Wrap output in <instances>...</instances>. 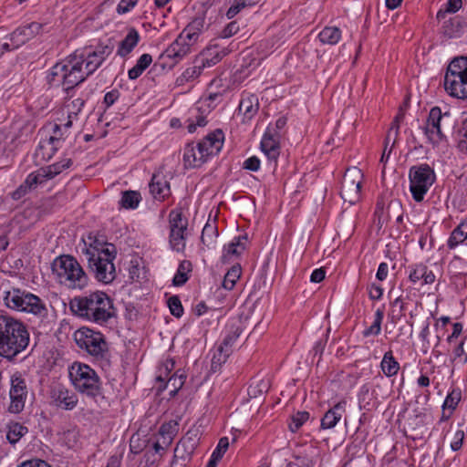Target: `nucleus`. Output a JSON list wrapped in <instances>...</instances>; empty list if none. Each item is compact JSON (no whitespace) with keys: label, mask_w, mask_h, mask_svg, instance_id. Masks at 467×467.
<instances>
[{"label":"nucleus","mask_w":467,"mask_h":467,"mask_svg":"<svg viewBox=\"0 0 467 467\" xmlns=\"http://www.w3.org/2000/svg\"><path fill=\"white\" fill-rule=\"evenodd\" d=\"M69 307L75 316L99 325H104L115 317L112 299L102 291L76 296L70 300Z\"/></svg>","instance_id":"1"},{"label":"nucleus","mask_w":467,"mask_h":467,"mask_svg":"<svg viewBox=\"0 0 467 467\" xmlns=\"http://www.w3.org/2000/svg\"><path fill=\"white\" fill-rule=\"evenodd\" d=\"M26 326L11 316L0 315V357L13 361L29 346Z\"/></svg>","instance_id":"2"},{"label":"nucleus","mask_w":467,"mask_h":467,"mask_svg":"<svg viewBox=\"0 0 467 467\" xmlns=\"http://www.w3.org/2000/svg\"><path fill=\"white\" fill-rule=\"evenodd\" d=\"M52 271L58 282L70 289H83L88 283V277L78 260L69 254L57 257L52 264Z\"/></svg>","instance_id":"3"},{"label":"nucleus","mask_w":467,"mask_h":467,"mask_svg":"<svg viewBox=\"0 0 467 467\" xmlns=\"http://www.w3.org/2000/svg\"><path fill=\"white\" fill-rule=\"evenodd\" d=\"M444 88L453 98L467 100V57H454L447 67Z\"/></svg>","instance_id":"4"},{"label":"nucleus","mask_w":467,"mask_h":467,"mask_svg":"<svg viewBox=\"0 0 467 467\" xmlns=\"http://www.w3.org/2000/svg\"><path fill=\"white\" fill-rule=\"evenodd\" d=\"M4 300L6 306L14 310L28 312L40 318L48 315V309L40 297L17 288L6 292Z\"/></svg>","instance_id":"5"},{"label":"nucleus","mask_w":467,"mask_h":467,"mask_svg":"<svg viewBox=\"0 0 467 467\" xmlns=\"http://www.w3.org/2000/svg\"><path fill=\"white\" fill-rule=\"evenodd\" d=\"M69 377L75 389L92 399L101 394L100 379L88 365L75 362L69 368Z\"/></svg>","instance_id":"6"},{"label":"nucleus","mask_w":467,"mask_h":467,"mask_svg":"<svg viewBox=\"0 0 467 467\" xmlns=\"http://www.w3.org/2000/svg\"><path fill=\"white\" fill-rule=\"evenodd\" d=\"M104 255L95 253H88V268L94 274L95 278L103 284L112 283L116 276V268L113 264L117 256V249L115 245L107 246L103 252Z\"/></svg>","instance_id":"7"},{"label":"nucleus","mask_w":467,"mask_h":467,"mask_svg":"<svg viewBox=\"0 0 467 467\" xmlns=\"http://www.w3.org/2000/svg\"><path fill=\"white\" fill-rule=\"evenodd\" d=\"M409 178L412 198L415 202H420L435 182L436 175L433 169L424 163L412 166L409 171Z\"/></svg>","instance_id":"8"},{"label":"nucleus","mask_w":467,"mask_h":467,"mask_svg":"<svg viewBox=\"0 0 467 467\" xmlns=\"http://www.w3.org/2000/svg\"><path fill=\"white\" fill-rule=\"evenodd\" d=\"M74 338L80 348L86 349L88 354L96 358L106 359L108 358V343L100 332L88 327H81L75 332Z\"/></svg>","instance_id":"9"},{"label":"nucleus","mask_w":467,"mask_h":467,"mask_svg":"<svg viewBox=\"0 0 467 467\" xmlns=\"http://www.w3.org/2000/svg\"><path fill=\"white\" fill-rule=\"evenodd\" d=\"M115 48V41L112 38L106 42H99L94 50L86 48L84 52L78 57L79 61H83L84 68L88 74H93L109 57Z\"/></svg>","instance_id":"10"},{"label":"nucleus","mask_w":467,"mask_h":467,"mask_svg":"<svg viewBox=\"0 0 467 467\" xmlns=\"http://www.w3.org/2000/svg\"><path fill=\"white\" fill-rule=\"evenodd\" d=\"M362 176L357 167L347 169L340 188V195L345 202L354 204L359 200Z\"/></svg>","instance_id":"11"},{"label":"nucleus","mask_w":467,"mask_h":467,"mask_svg":"<svg viewBox=\"0 0 467 467\" xmlns=\"http://www.w3.org/2000/svg\"><path fill=\"white\" fill-rule=\"evenodd\" d=\"M67 70L63 76V80H58L67 90L72 89L82 83L89 74L87 73L83 67V61L78 59V55L69 56L65 60Z\"/></svg>","instance_id":"12"},{"label":"nucleus","mask_w":467,"mask_h":467,"mask_svg":"<svg viewBox=\"0 0 467 467\" xmlns=\"http://www.w3.org/2000/svg\"><path fill=\"white\" fill-rule=\"evenodd\" d=\"M27 396V389L25 379L21 375L16 373L11 378L9 411L19 413L25 407V401Z\"/></svg>","instance_id":"13"},{"label":"nucleus","mask_w":467,"mask_h":467,"mask_svg":"<svg viewBox=\"0 0 467 467\" xmlns=\"http://www.w3.org/2000/svg\"><path fill=\"white\" fill-rule=\"evenodd\" d=\"M447 116H449V113L442 114L439 107H433L430 110L426 126L424 127V133L433 144L441 142L444 138L441 128V120Z\"/></svg>","instance_id":"14"},{"label":"nucleus","mask_w":467,"mask_h":467,"mask_svg":"<svg viewBox=\"0 0 467 467\" xmlns=\"http://www.w3.org/2000/svg\"><path fill=\"white\" fill-rule=\"evenodd\" d=\"M280 139L278 133L272 130V125H269L260 144L262 151L269 161H276L280 154Z\"/></svg>","instance_id":"15"},{"label":"nucleus","mask_w":467,"mask_h":467,"mask_svg":"<svg viewBox=\"0 0 467 467\" xmlns=\"http://www.w3.org/2000/svg\"><path fill=\"white\" fill-rule=\"evenodd\" d=\"M42 27V24L32 22L26 26L16 28L10 35V41L13 43V48H18L29 39L39 34Z\"/></svg>","instance_id":"16"},{"label":"nucleus","mask_w":467,"mask_h":467,"mask_svg":"<svg viewBox=\"0 0 467 467\" xmlns=\"http://www.w3.org/2000/svg\"><path fill=\"white\" fill-rule=\"evenodd\" d=\"M223 144V133L221 130H216L213 132L209 133L202 141L197 143L201 151L206 158L218 154Z\"/></svg>","instance_id":"17"},{"label":"nucleus","mask_w":467,"mask_h":467,"mask_svg":"<svg viewBox=\"0 0 467 467\" xmlns=\"http://www.w3.org/2000/svg\"><path fill=\"white\" fill-rule=\"evenodd\" d=\"M51 398L53 403L63 410H73L78 402L77 395L64 387H58L52 390Z\"/></svg>","instance_id":"18"},{"label":"nucleus","mask_w":467,"mask_h":467,"mask_svg":"<svg viewBox=\"0 0 467 467\" xmlns=\"http://www.w3.org/2000/svg\"><path fill=\"white\" fill-rule=\"evenodd\" d=\"M192 42L181 33L176 40L165 50L163 56L178 62L190 53Z\"/></svg>","instance_id":"19"},{"label":"nucleus","mask_w":467,"mask_h":467,"mask_svg":"<svg viewBox=\"0 0 467 467\" xmlns=\"http://www.w3.org/2000/svg\"><path fill=\"white\" fill-rule=\"evenodd\" d=\"M85 248L83 249V253L88 259V253L90 254H100V255H104V251L107 246L113 245L112 244H109L107 242V238L105 235L100 234L99 233H89L87 235V239L83 240Z\"/></svg>","instance_id":"20"},{"label":"nucleus","mask_w":467,"mask_h":467,"mask_svg":"<svg viewBox=\"0 0 467 467\" xmlns=\"http://www.w3.org/2000/svg\"><path fill=\"white\" fill-rule=\"evenodd\" d=\"M207 158L201 151L198 145L194 146L193 143H189L184 148L183 161L186 167H199L206 161Z\"/></svg>","instance_id":"21"},{"label":"nucleus","mask_w":467,"mask_h":467,"mask_svg":"<svg viewBox=\"0 0 467 467\" xmlns=\"http://www.w3.org/2000/svg\"><path fill=\"white\" fill-rule=\"evenodd\" d=\"M195 450V442L188 439H181L174 449L173 461L171 466L181 461V465L188 462Z\"/></svg>","instance_id":"22"},{"label":"nucleus","mask_w":467,"mask_h":467,"mask_svg":"<svg viewBox=\"0 0 467 467\" xmlns=\"http://www.w3.org/2000/svg\"><path fill=\"white\" fill-rule=\"evenodd\" d=\"M346 401L342 400L334 405L331 409H329L324 415L321 420V428L322 429H331L334 428L337 423L342 418L343 413L345 412Z\"/></svg>","instance_id":"23"},{"label":"nucleus","mask_w":467,"mask_h":467,"mask_svg":"<svg viewBox=\"0 0 467 467\" xmlns=\"http://www.w3.org/2000/svg\"><path fill=\"white\" fill-rule=\"evenodd\" d=\"M409 280L416 284L418 281L422 280L423 285H431L435 282L436 276L432 271L428 269V266L423 264L415 265L410 266Z\"/></svg>","instance_id":"24"},{"label":"nucleus","mask_w":467,"mask_h":467,"mask_svg":"<svg viewBox=\"0 0 467 467\" xmlns=\"http://www.w3.org/2000/svg\"><path fill=\"white\" fill-rule=\"evenodd\" d=\"M149 187L153 198L158 201H163L170 194V184L161 175L153 174Z\"/></svg>","instance_id":"25"},{"label":"nucleus","mask_w":467,"mask_h":467,"mask_svg":"<svg viewBox=\"0 0 467 467\" xmlns=\"http://www.w3.org/2000/svg\"><path fill=\"white\" fill-rule=\"evenodd\" d=\"M71 165V159H66L45 168H41L35 173L39 179H41V182L43 183L47 180L52 179L56 175L61 173L65 169L69 168Z\"/></svg>","instance_id":"26"},{"label":"nucleus","mask_w":467,"mask_h":467,"mask_svg":"<svg viewBox=\"0 0 467 467\" xmlns=\"http://www.w3.org/2000/svg\"><path fill=\"white\" fill-rule=\"evenodd\" d=\"M243 240L246 241V235H240L235 237L227 246L223 247L222 255V263L227 264L230 262L232 256H239L245 250V244Z\"/></svg>","instance_id":"27"},{"label":"nucleus","mask_w":467,"mask_h":467,"mask_svg":"<svg viewBox=\"0 0 467 467\" xmlns=\"http://www.w3.org/2000/svg\"><path fill=\"white\" fill-rule=\"evenodd\" d=\"M238 109L243 112L244 119L250 120L259 109V99L255 95L244 97L239 104Z\"/></svg>","instance_id":"28"},{"label":"nucleus","mask_w":467,"mask_h":467,"mask_svg":"<svg viewBox=\"0 0 467 467\" xmlns=\"http://www.w3.org/2000/svg\"><path fill=\"white\" fill-rule=\"evenodd\" d=\"M140 39L138 31L135 28H130L127 36L120 41L117 54L119 57H126L137 46Z\"/></svg>","instance_id":"29"},{"label":"nucleus","mask_w":467,"mask_h":467,"mask_svg":"<svg viewBox=\"0 0 467 467\" xmlns=\"http://www.w3.org/2000/svg\"><path fill=\"white\" fill-rule=\"evenodd\" d=\"M178 431L179 423L177 420H171L162 423L159 430V435L161 440H162V443H165V445H171Z\"/></svg>","instance_id":"30"},{"label":"nucleus","mask_w":467,"mask_h":467,"mask_svg":"<svg viewBox=\"0 0 467 467\" xmlns=\"http://www.w3.org/2000/svg\"><path fill=\"white\" fill-rule=\"evenodd\" d=\"M38 183H42L41 179H39L36 173H30L26 177V181L16 191L12 192V198L14 200H20Z\"/></svg>","instance_id":"31"},{"label":"nucleus","mask_w":467,"mask_h":467,"mask_svg":"<svg viewBox=\"0 0 467 467\" xmlns=\"http://www.w3.org/2000/svg\"><path fill=\"white\" fill-rule=\"evenodd\" d=\"M187 229L180 226L179 228H170V245L172 250L182 252L185 248L184 233Z\"/></svg>","instance_id":"32"},{"label":"nucleus","mask_w":467,"mask_h":467,"mask_svg":"<svg viewBox=\"0 0 467 467\" xmlns=\"http://www.w3.org/2000/svg\"><path fill=\"white\" fill-rule=\"evenodd\" d=\"M152 57L150 54H143L137 60L136 65L128 71L130 79H137L144 70L151 64Z\"/></svg>","instance_id":"33"},{"label":"nucleus","mask_w":467,"mask_h":467,"mask_svg":"<svg viewBox=\"0 0 467 467\" xmlns=\"http://www.w3.org/2000/svg\"><path fill=\"white\" fill-rule=\"evenodd\" d=\"M192 265L188 260H183L180 263L177 272L172 279V284L175 286L183 285L189 279L188 274L192 272Z\"/></svg>","instance_id":"34"},{"label":"nucleus","mask_w":467,"mask_h":467,"mask_svg":"<svg viewBox=\"0 0 467 467\" xmlns=\"http://www.w3.org/2000/svg\"><path fill=\"white\" fill-rule=\"evenodd\" d=\"M269 388V380L264 379H254L249 385L247 393L250 398L256 399L266 393Z\"/></svg>","instance_id":"35"},{"label":"nucleus","mask_w":467,"mask_h":467,"mask_svg":"<svg viewBox=\"0 0 467 467\" xmlns=\"http://www.w3.org/2000/svg\"><path fill=\"white\" fill-rule=\"evenodd\" d=\"M380 367L383 373L387 377H392L398 373L400 369V364L394 358L391 350L387 351L384 354Z\"/></svg>","instance_id":"36"},{"label":"nucleus","mask_w":467,"mask_h":467,"mask_svg":"<svg viewBox=\"0 0 467 467\" xmlns=\"http://www.w3.org/2000/svg\"><path fill=\"white\" fill-rule=\"evenodd\" d=\"M204 26L203 17H195L182 32L189 41H195Z\"/></svg>","instance_id":"37"},{"label":"nucleus","mask_w":467,"mask_h":467,"mask_svg":"<svg viewBox=\"0 0 467 467\" xmlns=\"http://www.w3.org/2000/svg\"><path fill=\"white\" fill-rule=\"evenodd\" d=\"M341 37V31L337 26H326L318 35L319 40L323 44L335 45Z\"/></svg>","instance_id":"38"},{"label":"nucleus","mask_w":467,"mask_h":467,"mask_svg":"<svg viewBox=\"0 0 467 467\" xmlns=\"http://www.w3.org/2000/svg\"><path fill=\"white\" fill-rule=\"evenodd\" d=\"M141 200L140 194L136 191H125L122 192L119 204L124 209H135Z\"/></svg>","instance_id":"39"},{"label":"nucleus","mask_w":467,"mask_h":467,"mask_svg":"<svg viewBox=\"0 0 467 467\" xmlns=\"http://www.w3.org/2000/svg\"><path fill=\"white\" fill-rule=\"evenodd\" d=\"M467 238V223H461L451 234L448 239V247L450 249L455 248L459 244L462 243Z\"/></svg>","instance_id":"40"},{"label":"nucleus","mask_w":467,"mask_h":467,"mask_svg":"<svg viewBox=\"0 0 467 467\" xmlns=\"http://www.w3.org/2000/svg\"><path fill=\"white\" fill-rule=\"evenodd\" d=\"M241 274V265L239 264L233 265L224 275L223 286L227 290H232L234 287L236 281L240 278Z\"/></svg>","instance_id":"41"},{"label":"nucleus","mask_w":467,"mask_h":467,"mask_svg":"<svg viewBox=\"0 0 467 467\" xmlns=\"http://www.w3.org/2000/svg\"><path fill=\"white\" fill-rule=\"evenodd\" d=\"M28 430L26 426L15 422L9 425V429L6 434V439L11 444L16 443L26 433H27Z\"/></svg>","instance_id":"42"},{"label":"nucleus","mask_w":467,"mask_h":467,"mask_svg":"<svg viewBox=\"0 0 467 467\" xmlns=\"http://www.w3.org/2000/svg\"><path fill=\"white\" fill-rule=\"evenodd\" d=\"M193 63H194V65L192 67H188L182 73V75L180 78H178V79H177L178 83L183 84L184 82L192 81L201 75L203 67H201V63H198L197 57L194 59Z\"/></svg>","instance_id":"43"},{"label":"nucleus","mask_w":467,"mask_h":467,"mask_svg":"<svg viewBox=\"0 0 467 467\" xmlns=\"http://www.w3.org/2000/svg\"><path fill=\"white\" fill-rule=\"evenodd\" d=\"M185 375L183 374H178V372H175L172 376L169 377L164 382H165V388H171L170 395L171 397H174L179 389L183 386L185 381Z\"/></svg>","instance_id":"44"},{"label":"nucleus","mask_w":467,"mask_h":467,"mask_svg":"<svg viewBox=\"0 0 467 467\" xmlns=\"http://www.w3.org/2000/svg\"><path fill=\"white\" fill-rule=\"evenodd\" d=\"M65 70H67V67L64 62H58L55 66L52 67L50 72L48 73L47 78L50 85H60L61 82L58 80H63V76L65 74Z\"/></svg>","instance_id":"45"},{"label":"nucleus","mask_w":467,"mask_h":467,"mask_svg":"<svg viewBox=\"0 0 467 467\" xmlns=\"http://www.w3.org/2000/svg\"><path fill=\"white\" fill-rule=\"evenodd\" d=\"M210 51H211V48H208L200 57H197L198 63H201V67H202L203 68L213 67L214 65L219 63L226 54L225 52H223V53L216 52L211 57H205L207 55V53Z\"/></svg>","instance_id":"46"},{"label":"nucleus","mask_w":467,"mask_h":467,"mask_svg":"<svg viewBox=\"0 0 467 467\" xmlns=\"http://www.w3.org/2000/svg\"><path fill=\"white\" fill-rule=\"evenodd\" d=\"M383 316H384L383 310L378 309L376 311L374 322L369 327H368L367 329L364 330V332H363L364 337H368L370 335L377 336L380 333L381 322L383 319Z\"/></svg>","instance_id":"47"},{"label":"nucleus","mask_w":467,"mask_h":467,"mask_svg":"<svg viewBox=\"0 0 467 467\" xmlns=\"http://www.w3.org/2000/svg\"><path fill=\"white\" fill-rule=\"evenodd\" d=\"M309 419L307 411H297L291 417V422L288 427L292 432H296L300 427Z\"/></svg>","instance_id":"48"},{"label":"nucleus","mask_w":467,"mask_h":467,"mask_svg":"<svg viewBox=\"0 0 467 467\" xmlns=\"http://www.w3.org/2000/svg\"><path fill=\"white\" fill-rule=\"evenodd\" d=\"M218 236L217 226L214 223H207L202 232L201 240L202 244L209 246L213 238Z\"/></svg>","instance_id":"49"},{"label":"nucleus","mask_w":467,"mask_h":467,"mask_svg":"<svg viewBox=\"0 0 467 467\" xmlns=\"http://www.w3.org/2000/svg\"><path fill=\"white\" fill-rule=\"evenodd\" d=\"M241 333L242 329L237 327L231 330L230 333L223 338L220 346L225 350V352H233V346Z\"/></svg>","instance_id":"50"},{"label":"nucleus","mask_w":467,"mask_h":467,"mask_svg":"<svg viewBox=\"0 0 467 467\" xmlns=\"http://www.w3.org/2000/svg\"><path fill=\"white\" fill-rule=\"evenodd\" d=\"M170 228H179L180 226L187 229V220L182 219V213L181 210H172L169 214Z\"/></svg>","instance_id":"51"},{"label":"nucleus","mask_w":467,"mask_h":467,"mask_svg":"<svg viewBox=\"0 0 467 467\" xmlns=\"http://www.w3.org/2000/svg\"><path fill=\"white\" fill-rule=\"evenodd\" d=\"M168 306L170 309V312L172 316L175 317H181L183 314V307L181 302V299L178 296H171L168 299Z\"/></svg>","instance_id":"52"},{"label":"nucleus","mask_w":467,"mask_h":467,"mask_svg":"<svg viewBox=\"0 0 467 467\" xmlns=\"http://www.w3.org/2000/svg\"><path fill=\"white\" fill-rule=\"evenodd\" d=\"M462 393L460 389H452L446 397L444 403H443V409H450L453 410L459 401L461 400Z\"/></svg>","instance_id":"53"},{"label":"nucleus","mask_w":467,"mask_h":467,"mask_svg":"<svg viewBox=\"0 0 467 467\" xmlns=\"http://www.w3.org/2000/svg\"><path fill=\"white\" fill-rule=\"evenodd\" d=\"M462 5V0H448L446 5V8L444 10H440L437 13V19L441 20L445 18L447 13H456Z\"/></svg>","instance_id":"54"},{"label":"nucleus","mask_w":467,"mask_h":467,"mask_svg":"<svg viewBox=\"0 0 467 467\" xmlns=\"http://www.w3.org/2000/svg\"><path fill=\"white\" fill-rule=\"evenodd\" d=\"M174 366L173 359H166L159 368L160 374L157 376V380L164 382L169 378V374L174 368Z\"/></svg>","instance_id":"55"},{"label":"nucleus","mask_w":467,"mask_h":467,"mask_svg":"<svg viewBox=\"0 0 467 467\" xmlns=\"http://www.w3.org/2000/svg\"><path fill=\"white\" fill-rule=\"evenodd\" d=\"M60 141V138L57 136H50L48 140L42 141L39 144V150H46L49 148L50 152L47 153V159H50L52 155L57 150V143Z\"/></svg>","instance_id":"56"},{"label":"nucleus","mask_w":467,"mask_h":467,"mask_svg":"<svg viewBox=\"0 0 467 467\" xmlns=\"http://www.w3.org/2000/svg\"><path fill=\"white\" fill-rule=\"evenodd\" d=\"M459 133L461 139L458 142V149L460 151L467 154V118L462 122Z\"/></svg>","instance_id":"57"},{"label":"nucleus","mask_w":467,"mask_h":467,"mask_svg":"<svg viewBox=\"0 0 467 467\" xmlns=\"http://www.w3.org/2000/svg\"><path fill=\"white\" fill-rule=\"evenodd\" d=\"M84 104H85V101L80 98H78V99L72 100L70 103H68L66 106L68 109V118L73 119V117H77L78 114L80 112Z\"/></svg>","instance_id":"58"},{"label":"nucleus","mask_w":467,"mask_h":467,"mask_svg":"<svg viewBox=\"0 0 467 467\" xmlns=\"http://www.w3.org/2000/svg\"><path fill=\"white\" fill-rule=\"evenodd\" d=\"M229 447V441L227 437H223L219 440L217 447L213 451L212 456L215 459L221 460Z\"/></svg>","instance_id":"59"},{"label":"nucleus","mask_w":467,"mask_h":467,"mask_svg":"<svg viewBox=\"0 0 467 467\" xmlns=\"http://www.w3.org/2000/svg\"><path fill=\"white\" fill-rule=\"evenodd\" d=\"M239 30L240 27L237 21H232L229 24H227L225 27L222 30V32L220 33V36L222 38H229L237 34Z\"/></svg>","instance_id":"60"},{"label":"nucleus","mask_w":467,"mask_h":467,"mask_svg":"<svg viewBox=\"0 0 467 467\" xmlns=\"http://www.w3.org/2000/svg\"><path fill=\"white\" fill-rule=\"evenodd\" d=\"M403 119H404V113L399 112L398 115L393 119V121L391 123V127H390L389 130L388 131V132H390V135L393 134V144L396 143V140L398 139L399 132H400V123L403 120Z\"/></svg>","instance_id":"61"},{"label":"nucleus","mask_w":467,"mask_h":467,"mask_svg":"<svg viewBox=\"0 0 467 467\" xmlns=\"http://www.w3.org/2000/svg\"><path fill=\"white\" fill-rule=\"evenodd\" d=\"M248 7L247 4H244L239 0H234L233 5L229 7L226 12V16L228 19L234 18L237 14L241 12L244 8Z\"/></svg>","instance_id":"62"},{"label":"nucleus","mask_w":467,"mask_h":467,"mask_svg":"<svg viewBox=\"0 0 467 467\" xmlns=\"http://www.w3.org/2000/svg\"><path fill=\"white\" fill-rule=\"evenodd\" d=\"M464 341L462 340L453 350V360L464 364L467 361V355L463 349Z\"/></svg>","instance_id":"63"},{"label":"nucleus","mask_w":467,"mask_h":467,"mask_svg":"<svg viewBox=\"0 0 467 467\" xmlns=\"http://www.w3.org/2000/svg\"><path fill=\"white\" fill-rule=\"evenodd\" d=\"M17 467H51L46 461L32 459L20 463Z\"/></svg>","instance_id":"64"}]
</instances>
